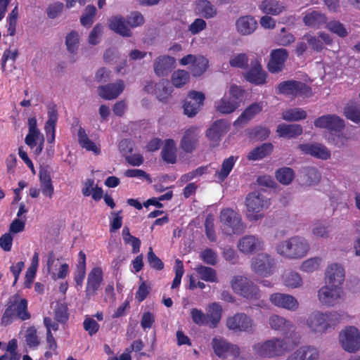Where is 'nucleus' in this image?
I'll return each mask as SVG.
<instances>
[{
  "instance_id": "6e6d98bb",
  "label": "nucleus",
  "mask_w": 360,
  "mask_h": 360,
  "mask_svg": "<svg viewBox=\"0 0 360 360\" xmlns=\"http://www.w3.org/2000/svg\"><path fill=\"white\" fill-rule=\"evenodd\" d=\"M276 179L283 185H289L295 177L294 171L290 167H282L276 172Z\"/></svg>"
},
{
  "instance_id": "c9c22d12",
  "label": "nucleus",
  "mask_w": 360,
  "mask_h": 360,
  "mask_svg": "<svg viewBox=\"0 0 360 360\" xmlns=\"http://www.w3.org/2000/svg\"><path fill=\"white\" fill-rule=\"evenodd\" d=\"M108 26L110 30L123 37H129L131 34L130 27L127 25V20L122 16L111 17L108 21Z\"/></svg>"
},
{
  "instance_id": "2eb2a0df",
  "label": "nucleus",
  "mask_w": 360,
  "mask_h": 360,
  "mask_svg": "<svg viewBox=\"0 0 360 360\" xmlns=\"http://www.w3.org/2000/svg\"><path fill=\"white\" fill-rule=\"evenodd\" d=\"M279 93L292 96L309 97L311 96V88L307 84L297 81L289 80L278 85Z\"/></svg>"
},
{
  "instance_id": "f3484780",
  "label": "nucleus",
  "mask_w": 360,
  "mask_h": 360,
  "mask_svg": "<svg viewBox=\"0 0 360 360\" xmlns=\"http://www.w3.org/2000/svg\"><path fill=\"white\" fill-rule=\"evenodd\" d=\"M212 347L215 354L220 358H226L228 356L236 357L240 354V349L237 345L229 343L221 337L212 339Z\"/></svg>"
},
{
  "instance_id": "58836bf2",
  "label": "nucleus",
  "mask_w": 360,
  "mask_h": 360,
  "mask_svg": "<svg viewBox=\"0 0 360 360\" xmlns=\"http://www.w3.org/2000/svg\"><path fill=\"white\" fill-rule=\"evenodd\" d=\"M82 193L86 196H91L96 200H100L103 196V190L95 184L94 180L91 179H86L82 185Z\"/></svg>"
},
{
  "instance_id": "09e8293b",
  "label": "nucleus",
  "mask_w": 360,
  "mask_h": 360,
  "mask_svg": "<svg viewBox=\"0 0 360 360\" xmlns=\"http://www.w3.org/2000/svg\"><path fill=\"white\" fill-rule=\"evenodd\" d=\"M259 8L264 13L274 15H279L285 9L284 6L281 4L272 0H266L262 2L259 5Z\"/></svg>"
},
{
  "instance_id": "338daca9",
  "label": "nucleus",
  "mask_w": 360,
  "mask_h": 360,
  "mask_svg": "<svg viewBox=\"0 0 360 360\" xmlns=\"http://www.w3.org/2000/svg\"><path fill=\"white\" fill-rule=\"evenodd\" d=\"M191 316L193 321L198 326H207V319L201 310L193 308L191 310Z\"/></svg>"
},
{
  "instance_id": "b1692460",
  "label": "nucleus",
  "mask_w": 360,
  "mask_h": 360,
  "mask_svg": "<svg viewBox=\"0 0 360 360\" xmlns=\"http://www.w3.org/2000/svg\"><path fill=\"white\" fill-rule=\"evenodd\" d=\"M176 59L174 57L163 55L156 58L154 60L153 68L158 77L167 76L175 68Z\"/></svg>"
},
{
  "instance_id": "20e7f679",
  "label": "nucleus",
  "mask_w": 360,
  "mask_h": 360,
  "mask_svg": "<svg viewBox=\"0 0 360 360\" xmlns=\"http://www.w3.org/2000/svg\"><path fill=\"white\" fill-rule=\"evenodd\" d=\"M333 39L330 35L324 32H307L296 44L295 53L298 56H302L309 47L312 51L320 52L324 49V45H332Z\"/></svg>"
},
{
  "instance_id": "5701e85b",
  "label": "nucleus",
  "mask_w": 360,
  "mask_h": 360,
  "mask_svg": "<svg viewBox=\"0 0 360 360\" xmlns=\"http://www.w3.org/2000/svg\"><path fill=\"white\" fill-rule=\"evenodd\" d=\"M298 148L304 154L321 160H328L331 155L330 151L325 146L318 143L300 144Z\"/></svg>"
},
{
  "instance_id": "c756f323",
  "label": "nucleus",
  "mask_w": 360,
  "mask_h": 360,
  "mask_svg": "<svg viewBox=\"0 0 360 360\" xmlns=\"http://www.w3.org/2000/svg\"><path fill=\"white\" fill-rule=\"evenodd\" d=\"M245 77L248 82L256 85L264 84L266 82V73L262 69V65L258 61L252 64L251 68L246 72Z\"/></svg>"
},
{
  "instance_id": "680f3d73",
  "label": "nucleus",
  "mask_w": 360,
  "mask_h": 360,
  "mask_svg": "<svg viewBox=\"0 0 360 360\" xmlns=\"http://www.w3.org/2000/svg\"><path fill=\"white\" fill-rule=\"evenodd\" d=\"M326 28L340 37H345L348 34V32L345 25L339 21L335 20L329 22L326 25Z\"/></svg>"
},
{
  "instance_id": "37998d69",
  "label": "nucleus",
  "mask_w": 360,
  "mask_h": 360,
  "mask_svg": "<svg viewBox=\"0 0 360 360\" xmlns=\"http://www.w3.org/2000/svg\"><path fill=\"white\" fill-rule=\"evenodd\" d=\"M162 158L167 163L174 164L176 161V146L173 139H166L162 150Z\"/></svg>"
},
{
  "instance_id": "4c0bfd02",
  "label": "nucleus",
  "mask_w": 360,
  "mask_h": 360,
  "mask_svg": "<svg viewBox=\"0 0 360 360\" xmlns=\"http://www.w3.org/2000/svg\"><path fill=\"white\" fill-rule=\"evenodd\" d=\"M39 176L41 193L46 197L51 198L54 193V188L50 172L48 169L42 168L39 171Z\"/></svg>"
},
{
  "instance_id": "4d7b16f0",
  "label": "nucleus",
  "mask_w": 360,
  "mask_h": 360,
  "mask_svg": "<svg viewBox=\"0 0 360 360\" xmlns=\"http://www.w3.org/2000/svg\"><path fill=\"white\" fill-rule=\"evenodd\" d=\"M297 351L300 354L304 360H318L320 356L319 349L314 346H302Z\"/></svg>"
},
{
  "instance_id": "dca6fc26",
  "label": "nucleus",
  "mask_w": 360,
  "mask_h": 360,
  "mask_svg": "<svg viewBox=\"0 0 360 360\" xmlns=\"http://www.w3.org/2000/svg\"><path fill=\"white\" fill-rule=\"evenodd\" d=\"M345 279V271L343 266L333 262L328 264L324 273L325 283L342 287Z\"/></svg>"
},
{
  "instance_id": "bf43d9fd",
  "label": "nucleus",
  "mask_w": 360,
  "mask_h": 360,
  "mask_svg": "<svg viewBox=\"0 0 360 360\" xmlns=\"http://www.w3.org/2000/svg\"><path fill=\"white\" fill-rule=\"evenodd\" d=\"M79 44V35L78 32L72 31L65 37V45L68 51L71 53L77 51Z\"/></svg>"
},
{
  "instance_id": "4be33fe9",
  "label": "nucleus",
  "mask_w": 360,
  "mask_h": 360,
  "mask_svg": "<svg viewBox=\"0 0 360 360\" xmlns=\"http://www.w3.org/2000/svg\"><path fill=\"white\" fill-rule=\"evenodd\" d=\"M288 58V52L285 49H274L271 52L270 60L267 65L268 70L271 73L281 72Z\"/></svg>"
},
{
  "instance_id": "774afa93",
  "label": "nucleus",
  "mask_w": 360,
  "mask_h": 360,
  "mask_svg": "<svg viewBox=\"0 0 360 360\" xmlns=\"http://www.w3.org/2000/svg\"><path fill=\"white\" fill-rule=\"evenodd\" d=\"M346 117L354 122H360V107L350 105L345 109L344 112Z\"/></svg>"
},
{
  "instance_id": "a211bd4d",
  "label": "nucleus",
  "mask_w": 360,
  "mask_h": 360,
  "mask_svg": "<svg viewBox=\"0 0 360 360\" xmlns=\"http://www.w3.org/2000/svg\"><path fill=\"white\" fill-rule=\"evenodd\" d=\"M47 270L53 280L65 279L69 274V265L62 262L55 257L53 252H50L47 260Z\"/></svg>"
},
{
  "instance_id": "e2e57ef3",
  "label": "nucleus",
  "mask_w": 360,
  "mask_h": 360,
  "mask_svg": "<svg viewBox=\"0 0 360 360\" xmlns=\"http://www.w3.org/2000/svg\"><path fill=\"white\" fill-rule=\"evenodd\" d=\"M312 234L316 238H327L330 236L329 227L326 223H316L312 229Z\"/></svg>"
},
{
  "instance_id": "13d9d810",
  "label": "nucleus",
  "mask_w": 360,
  "mask_h": 360,
  "mask_svg": "<svg viewBox=\"0 0 360 360\" xmlns=\"http://www.w3.org/2000/svg\"><path fill=\"white\" fill-rule=\"evenodd\" d=\"M122 236L124 243L131 245L132 246V252L137 253L140 250L141 241L140 240L130 234L129 229L124 226L122 229Z\"/></svg>"
},
{
  "instance_id": "6ab92c4d",
  "label": "nucleus",
  "mask_w": 360,
  "mask_h": 360,
  "mask_svg": "<svg viewBox=\"0 0 360 360\" xmlns=\"http://www.w3.org/2000/svg\"><path fill=\"white\" fill-rule=\"evenodd\" d=\"M269 301L274 306L290 311H297L300 307L298 300L294 296L285 293H272L269 296Z\"/></svg>"
},
{
  "instance_id": "ea45409f",
  "label": "nucleus",
  "mask_w": 360,
  "mask_h": 360,
  "mask_svg": "<svg viewBox=\"0 0 360 360\" xmlns=\"http://www.w3.org/2000/svg\"><path fill=\"white\" fill-rule=\"evenodd\" d=\"M276 132L280 137L293 138L302 134V128L300 124H281L278 125Z\"/></svg>"
},
{
  "instance_id": "8fccbe9b",
  "label": "nucleus",
  "mask_w": 360,
  "mask_h": 360,
  "mask_svg": "<svg viewBox=\"0 0 360 360\" xmlns=\"http://www.w3.org/2000/svg\"><path fill=\"white\" fill-rule=\"evenodd\" d=\"M195 271L198 276L205 281L211 283L218 282L217 272L212 268L199 265L195 268Z\"/></svg>"
},
{
  "instance_id": "0e129e2a",
  "label": "nucleus",
  "mask_w": 360,
  "mask_h": 360,
  "mask_svg": "<svg viewBox=\"0 0 360 360\" xmlns=\"http://www.w3.org/2000/svg\"><path fill=\"white\" fill-rule=\"evenodd\" d=\"M96 9L94 6H88L85 9V13L81 17L80 21L82 25L90 26L94 22V17Z\"/></svg>"
},
{
  "instance_id": "412c9836",
  "label": "nucleus",
  "mask_w": 360,
  "mask_h": 360,
  "mask_svg": "<svg viewBox=\"0 0 360 360\" xmlns=\"http://www.w3.org/2000/svg\"><path fill=\"white\" fill-rule=\"evenodd\" d=\"M314 126L330 131H340L344 128L345 123L343 120L335 115H325L314 120Z\"/></svg>"
},
{
  "instance_id": "f257e3e1",
  "label": "nucleus",
  "mask_w": 360,
  "mask_h": 360,
  "mask_svg": "<svg viewBox=\"0 0 360 360\" xmlns=\"http://www.w3.org/2000/svg\"><path fill=\"white\" fill-rule=\"evenodd\" d=\"M341 320V315L337 311H314L307 316L304 324L310 333L322 335L334 328Z\"/></svg>"
},
{
  "instance_id": "f8f14e48",
  "label": "nucleus",
  "mask_w": 360,
  "mask_h": 360,
  "mask_svg": "<svg viewBox=\"0 0 360 360\" xmlns=\"http://www.w3.org/2000/svg\"><path fill=\"white\" fill-rule=\"evenodd\" d=\"M227 328L234 333H252L255 328L253 319L244 313H238L226 319Z\"/></svg>"
},
{
  "instance_id": "c03bdc74",
  "label": "nucleus",
  "mask_w": 360,
  "mask_h": 360,
  "mask_svg": "<svg viewBox=\"0 0 360 360\" xmlns=\"http://www.w3.org/2000/svg\"><path fill=\"white\" fill-rule=\"evenodd\" d=\"M86 275V255L80 251L79 252L78 263L77 264L76 271L74 274V281L77 287L80 288L82 286L83 281Z\"/></svg>"
},
{
  "instance_id": "6e6552de",
  "label": "nucleus",
  "mask_w": 360,
  "mask_h": 360,
  "mask_svg": "<svg viewBox=\"0 0 360 360\" xmlns=\"http://www.w3.org/2000/svg\"><path fill=\"white\" fill-rule=\"evenodd\" d=\"M340 347L347 353H356L360 350V330L354 326H347L338 333Z\"/></svg>"
},
{
  "instance_id": "c85d7f7f",
  "label": "nucleus",
  "mask_w": 360,
  "mask_h": 360,
  "mask_svg": "<svg viewBox=\"0 0 360 360\" xmlns=\"http://www.w3.org/2000/svg\"><path fill=\"white\" fill-rule=\"evenodd\" d=\"M237 32L241 35H250L252 34L257 27V22L251 15H243L238 18L236 21Z\"/></svg>"
},
{
  "instance_id": "9b49d317",
  "label": "nucleus",
  "mask_w": 360,
  "mask_h": 360,
  "mask_svg": "<svg viewBox=\"0 0 360 360\" xmlns=\"http://www.w3.org/2000/svg\"><path fill=\"white\" fill-rule=\"evenodd\" d=\"M317 296L321 304L326 307H333L343 299L344 290L342 287L325 283V285L319 290Z\"/></svg>"
},
{
  "instance_id": "7c9ffc66",
  "label": "nucleus",
  "mask_w": 360,
  "mask_h": 360,
  "mask_svg": "<svg viewBox=\"0 0 360 360\" xmlns=\"http://www.w3.org/2000/svg\"><path fill=\"white\" fill-rule=\"evenodd\" d=\"M103 281V271L100 267L94 268L87 278L86 294L93 295L99 288Z\"/></svg>"
},
{
  "instance_id": "49530a36",
  "label": "nucleus",
  "mask_w": 360,
  "mask_h": 360,
  "mask_svg": "<svg viewBox=\"0 0 360 360\" xmlns=\"http://www.w3.org/2000/svg\"><path fill=\"white\" fill-rule=\"evenodd\" d=\"M57 121V112L55 109H50L49 111V120L45 124V131L47 135V141L52 143L55 139V127Z\"/></svg>"
},
{
  "instance_id": "ddd939ff",
  "label": "nucleus",
  "mask_w": 360,
  "mask_h": 360,
  "mask_svg": "<svg viewBox=\"0 0 360 360\" xmlns=\"http://www.w3.org/2000/svg\"><path fill=\"white\" fill-rule=\"evenodd\" d=\"M237 248L242 254L250 255L265 249L262 238L257 235H245L237 242Z\"/></svg>"
},
{
  "instance_id": "bb28decb",
  "label": "nucleus",
  "mask_w": 360,
  "mask_h": 360,
  "mask_svg": "<svg viewBox=\"0 0 360 360\" xmlns=\"http://www.w3.org/2000/svg\"><path fill=\"white\" fill-rule=\"evenodd\" d=\"M198 137L199 133L197 127L188 128L185 131L181 139V148L186 153H191L197 146Z\"/></svg>"
},
{
  "instance_id": "1a4fd4ad",
  "label": "nucleus",
  "mask_w": 360,
  "mask_h": 360,
  "mask_svg": "<svg viewBox=\"0 0 360 360\" xmlns=\"http://www.w3.org/2000/svg\"><path fill=\"white\" fill-rule=\"evenodd\" d=\"M275 268V259L266 252L257 255L250 261L251 270L259 276L269 277L273 275Z\"/></svg>"
},
{
  "instance_id": "052dcab7",
  "label": "nucleus",
  "mask_w": 360,
  "mask_h": 360,
  "mask_svg": "<svg viewBox=\"0 0 360 360\" xmlns=\"http://www.w3.org/2000/svg\"><path fill=\"white\" fill-rule=\"evenodd\" d=\"M304 179V183L309 186L314 185L319 183L321 175L315 168H306L302 172Z\"/></svg>"
},
{
  "instance_id": "39448f33",
  "label": "nucleus",
  "mask_w": 360,
  "mask_h": 360,
  "mask_svg": "<svg viewBox=\"0 0 360 360\" xmlns=\"http://www.w3.org/2000/svg\"><path fill=\"white\" fill-rule=\"evenodd\" d=\"M245 94V89L236 84L230 85L221 98L215 103L217 112L227 115L235 112L240 105Z\"/></svg>"
},
{
  "instance_id": "a18cd8bd",
  "label": "nucleus",
  "mask_w": 360,
  "mask_h": 360,
  "mask_svg": "<svg viewBox=\"0 0 360 360\" xmlns=\"http://www.w3.org/2000/svg\"><path fill=\"white\" fill-rule=\"evenodd\" d=\"M323 264V259L321 257H313L303 261L300 269L305 273L311 274L319 270Z\"/></svg>"
},
{
  "instance_id": "aec40b11",
  "label": "nucleus",
  "mask_w": 360,
  "mask_h": 360,
  "mask_svg": "<svg viewBox=\"0 0 360 360\" xmlns=\"http://www.w3.org/2000/svg\"><path fill=\"white\" fill-rule=\"evenodd\" d=\"M205 94L197 91H191L184 104V113L188 117L195 116L203 105Z\"/></svg>"
},
{
  "instance_id": "2f4dec72",
  "label": "nucleus",
  "mask_w": 360,
  "mask_h": 360,
  "mask_svg": "<svg viewBox=\"0 0 360 360\" xmlns=\"http://www.w3.org/2000/svg\"><path fill=\"white\" fill-rule=\"evenodd\" d=\"M269 325L274 330L284 332L285 335H289L288 333L292 331L294 328V325L290 321L277 314H273L269 317ZM290 335L291 336V334Z\"/></svg>"
},
{
  "instance_id": "0eeeda50",
  "label": "nucleus",
  "mask_w": 360,
  "mask_h": 360,
  "mask_svg": "<svg viewBox=\"0 0 360 360\" xmlns=\"http://www.w3.org/2000/svg\"><path fill=\"white\" fill-rule=\"evenodd\" d=\"M269 205L270 200L261 192L254 191L249 193L245 199L247 218L251 221L262 219L264 217V211Z\"/></svg>"
},
{
  "instance_id": "e433bc0d",
  "label": "nucleus",
  "mask_w": 360,
  "mask_h": 360,
  "mask_svg": "<svg viewBox=\"0 0 360 360\" xmlns=\"http://www.w3.org/2000/svg\"><path fill=\"white\" fill-rule=\"evenodd\" d=\"M229 128V124L226 120H217L207 131V136L212 141H218L221 136L228 131Z\"/></svg>"
},
{
  "instance_id": "72a5a7b5",
  "label": "nucleus",
  "mask_w": 360,
  "mask_h": 360,
  "mask_svg": "<svg viewBox=\"0 0 360 360\" xmlns=\"http://www.w3.org/2000/svg\"><path fill=\"white\" fill-rule=\"evenodd\" d=\"M326 15L319 11L309 10L304 13L303 22L309 27L319 28L326 23Z\"/></svg>"
},
{
  "instance_id": "a19ab883",
  "label": "nucleus",
  "mask_w": 360,
  "mask_h": 360,
  "mask_svg": "<svg viewBox=\"0 0 360 360\" xmlns=\"http://www.w3.org/2000/svg\"><path fill=\"white\" fill-rule=\"evenodd\" d=\"M238 160L236 156H230L222 162L220 169L214 174L215 179L219 181H223L231 173L233 167Z\"/></svg>"
},
{
  "instance_id": "423d86ee",
  "label": "nucleus",
  "mask_w": 360,
  "mask_h": 360,
  "mask_svg": "<svg viewBox=\"0 0 360 360\" xmlns=\"http://www.w3.org/2000/svg\"><path fill=\"white\" fill-rule=\"evenodd\" d=\"M30 318L27 300L15 295L9 299L1 321L2 325L8 326L17 319L25 321Z\"/></svg>"
},
{
  "instance_id": "4468645a",
  "label": "nucleus",
  "mask_w": 360,
  "mask_h": 360,
  "mask_svg": "<svg viewBox=\"0 0 360 360\" xmlns=\"http://www.w3.org/2000/svg\"><path fill=\"white\" fill-rule=\"evenodd\" d=\"M231 287L236 293L248 299H256L259 297L258 288L245 277H233L231 280Z\"/></svg>"
},
{
  "instance_id": "cd10ccee",
  "label": "nucleus",
  "mask_w": 360,
  "mask_h": 360,
  "mask_svg": "<svg viewBox=\"0 0 360 360\" xmlns=\"http://www.w3.org/2000/svg\"><path fill=\"white\" fill-rule=\"evenodd\" d=\"M263 109L262 102L253 103L247 107L241 115L234 121L233 125L236 127H243L250 121L255 115L259 114Z\"/></svg>"
},
{
  "instance_id": "3c124183",
  "label": "nucleus",
  "mask_w": 360,
  "mask_h": 360,
  "mask_svg": "<svg viewBox=\"0 0 360 360\" xmlns=\"http://www.w3.org/2000/svg\"><path fill=\"white\" fill-rule=\"evenodd\" d=\"M307 113L302 108H290L283 111L282 118L288 122H297L307 117Z\"/></svg>"
},
{
  "instance_id": "7ed1b4c3",
  "label": "nucleus",
  "mask_w": 360,
  "mask_h": 360,
  "mask_svg": "<svg viewBox=\"0 0 360 360\" xmlns=\"http://www.w3.org/2000/svg\"><path fill=\"white\" fill-rule=\"evenodd\" d=\"M297 342L292 340L290 335L284 338H274L262 342L255 344L254 352L263 357H275L281 356L291 349Z\"/></svg>"
},
{
  "instance_id": "69168bd1",
  "label": "nucleus",
  "mask_w": 360,
  "mask_h": 360,
  "mask_svg": "<svg viewBox=\"0 0 360 360\" xmlns=\"http://www.w3.org/2000/svg\"><path fill=\"white\" fill-rule=\"evenodd\" d=\"M25 341L30 347H37L39 345V341L34 327H30L26 330Z\"/></svg>"
},
{
  "instance_id": "79ce46f5",
  "label": "nucleus",
  "mask_w": 360,
  "mask_h": 360,
  "mask_svg": "<svg viewBox=\"0 0 360 360\" xmlns=\"http://www.w3.org/2000/svg\"><path fill=\"white\" fill-rule=\"evenodd\" d=\"M222 313L221 307L217 303H212L207 308V326L210 328L217 327L221 320Z\"/></svg>"
},
{
  "instance_id": "9d476101",
  "label": "nucleus",
  "mask_w": 360,
  "mask_h": 360,
  "mask_svg": "<svg viewBox=\"0 0 360 360\" xmlns=\"http://www.w3.org/2000/svg\"><path fill=\"white\" fill-rule=\"evenodd\" d=\"M219 219L223 230L229 235L240 233L245 229L241 216L233 209L222 210L220 212Z\"/></svg>"
},
{
  "instance_id": "603ef678",
  "label": "nucleus",
  "mask_w": 360,
  "mask_h": 360,
  "mask_svg": "<svg viewBox=\"0 0 360 360\" xmlns=\"http://www.w3.org/2000/svg\"><path fill=\"white\" fill-rule=\"evenodd\" d=\"M208 66V59L203 56L198 55L196 61L191 67V74L193 77H200L206 72Z\"/></svg>"
},
{
  "instance_id": "5fc2aeb1",
  "label": "nucleus",
  "mask_w": 360,
  "mask_h": 360,
  "mask_svg": "<svg viewBox=\"0 0 360 360\" xmlns=\"http://www.w3.org/2000/svg\"><path fill=\"white\" fill-rule=\"evenodd\" d=\"M189 79V72L184 70H177L174 71L171 77L172 84L177 88H180L187 84Z\"/></svg>"
},
{
  "instance_id": "a878e982",
  "label": "nucleus",
  "mask_w": 360,
  "mask_h": 360,
  "mask_svg": "<svg viewBox=\"0 0 360 360\" xmlns=\"http://www.w3.org/2000/svg\"><path fill=\"white\" fill-rule=\"evenodd\" d=\"M124 86L122 80H117L115 83L100 86L98 88V94L99 96L105 100H113L122 94Z\"/></svg>"
},
{
  "instance_id": "473e14b6",
  "label": "nucleus",
  "mask_w": 360,
  "mask_h": 360,
  "mask_svg": "<svg viewBox=\"0 0 360 360\" xmlns=\"http://www.w3.org/2000/svg\"><path fill=\"white\" fill-rule=\"evenodd\" d=\"M25 142L33 150L34 155H39L44 148V137L40 131L28 132Z\"/></svg>"
},
{
  "instance_id": "864d4df0",
  "label": "nucleus",
  "mask_w": 360,
  "mask_h": 360,
  "mask_svg": "<svg viewBox=\"0 0 360 360\" xmlns=\"http://www.w3.org/2000/svg\"><path fill=\"white\" fill-rule=\"evenodd\" d=\"M273 150V146L271 143H264L261 146L252 150L248 155V159L250 160H257L264 158Z\"/></svg>"
},
{
  "instance_id": "de8ad7c7",
  "label": "nucleus",
  "mask_w": 360,
  "mask_h": 360,
  "mask_svg": "<svg viewBox=\"0 0 360 360\" xmlns=\"http://www.w3.org/2000/svg\"><path fill=\"white\" fill-rule=\"evenodd\" d=\"M283 283L288 288H298L302 286L303 281L300 274L294 271H289L283 276Z\"/></svg>"
},
{
  "instance_id": "f704fd0d",
  "label": "nucleus",
  "mask_w": 360,
  "mask_h": 360,
  "mask_svg": "<svg viewBox=\"0 0 360 360\" xmlns=\"http://www.w3.org/2000/svg\"><path fill=\"white\" fill-rule=\"evenodd\" d=\"M193 9L195 15L205 18H212L217 13L215 7L207 0H196Z\"/></svg>"
},
{
  "instance_id": "f03ea898",
  "label": "nucleus",
  "mask_w": 360,
  "mask_h": 360,
  "mask_svg": "<svg viewBox=\"0 0 360 360\" xmlns=\"http://www.w3.org/2000/svg\"><path fill=\"white\" fill-rule=\"evenodd\" d=\"M309 250V240L299 235L279 241L275 246L276 254L287 259H301L308 255Z\"/></svg>"
},
{
  "instance_id": "393cba45",
  "label": "nucleus",
  "mask_w": 360,
  "mask_h": 360,
  "mask_svg": "<svg viewBox=\"0 0 360 360\" xmlns=\"http://www.w3.org/2000/svg\"><path fill=\"white\" fill-rule=\"evenodd\" d=\"M77 141L80 147L93 155L98 156L101 154V145L98 141L91 140L86 130L79 127L77 131Z\"/></svg>"
}]
</instances>
